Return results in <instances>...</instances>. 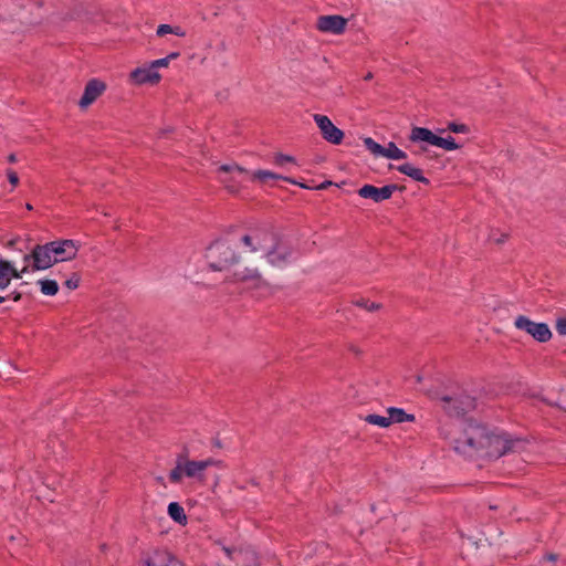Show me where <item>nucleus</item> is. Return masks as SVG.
<instances>
[{"instance_id":"1","label":"nucleus","mask_w":566,"mask_h":566,"mask_svg":"<svg viewBox=\"0 0 566 566\" xmlns=\"http://www.w3.org/2000/svg\"><path fill=\"white\" fill-rule=\"evenodd\" d=\"M527 440L504 431L490 429L474 420L464 423L462 432L454 441V450L465 457L499 459L509 453L522 452Z\"/></svg>"},{"instance_id":"2","label":"nucleus","mask_w":566,"mask_h":566,"mask_svg":"<svg viewBox=\"0 0 566 566\" xmlns=\"http://www.w3.org/2000/svg\"><path fill=\"white\" fill-rule=\"evenodd\" d=\"M239 245L237 234L232 238L217 240L210 244L207 250V260L212 271H227L231 266L239 264L242 256L235 251Z\"/></svg>"},{"instance_id":"3","label":"nucleus","mask_w":566,"mask_h":566,"mask_svg":"<svg viewBox=\"0 0 566 566\" xmlns=\"http://www.w3.org/2000/svg\"><path fill=\"white\" fill-rule=\"evenodd\" d=\"M222 461L213 458L206 460H189L187 452L177 455L176 465L169 472V481L171 483H180L186 476L188 479L196 480L199 483L206 482V470L209 467L220 465Z\"/></svg>"},{"instance_id":"4","label":"nucleus","mask_w":566,"mask_h":566,"mask_svg":"<svg viewBox=\"0 0 566 566\" xmlns=\"http://www.w3.org/2000/svg\"><path fill=\"white\" fill-rule=\"evenodd\" d=\"M276 235L277 234L266 226L249 228L237 233L239 244L245 248V254H251L254 259L262 258Z\"/></svg>"},{"instance_id":"5","label":"nucleus","mask_w":566,"mask_h":566,"mask_svg":"<svg viewBox=\"0 0 566 566\" xmlns=\"http://www.w3.org/2000/svg\"><path fill=\"white\" fill-rule=\"evenodd\" d=\"M221 552L220 566H259L258 556L250 547L221 545Z\"/></svg>"},{"instance_id":"6","label":"nucleus","mask_w":566,"mask_h":566,"mask_svg":"<svg viewBox=\"0 0 566 566\" xmlns=\"http://www.w3.org/2000/svg\"><path fill=\"white\" fill-rule=\"evenodd\" d=\"M292 254V248L276 235L260 260H265L275 268H284L290 263Z\"/></svg>"},{"instance_id":"7","label":"nucleus","mask_w":566,"mask_h":566,"mask_svg":"<svg viewBox=\"0 0 566 566\" xmlns=\"http://www.w3.org/2000/svg\"><path fill=\"white\" fill-rule=\"evenodd\" d=\"M409 140L412 143L426 142L430 145L443 148L444 150H455L460 146L455 143L454 138L449 136L447 138L437 136L430 129L424 127H412L409 135Z\"/></svg>"},{"instance_id":"8","label":"nucleus","mask_w":566,"mask_h":566,"mask_svg":"<svg viewBox=\"0 0 566 566\" xmlns=\"http://www.w3.org/2000/svg\"><path fill=\"white\" fill-rule=\"evenodd\" d=\"M50 245V242L36 244L30 253L24 254L23 261L25 263L31 262L32 271L46 270L55 264V261H53L54 250H52Z\"/></svg>"},{"instance_id":"9","label":"nucleus","mask_w":566,"mask_h":566,"mask_svg":"<svg viewBox=\"0 0 566 566\" xmlns=\"http://www.w3.org/2000/svg\"><path fill=\"white\" fill-rule=\"evenodd\" d=\"M514 326L517 329L526 332L535 340L546 343L552 338V332L546 323H536L524 315L515 318Z\"/></svg>"},{"instance_id":"10","label":"nucleus","mask_w":566,"mask_h":566,"mask_svg":"<svg viewBox=\"0 0 566 566\" xmlns=\"http://www.w3.org/2000/svg\"><path fill=\"white\" fill-rule=\"evenodd\" d=\"M219 171L224 172V174H230L229 177L223 178L221 181L224 185V187L228 189V191L231 193L239 192V190L242 187V184L247 179H250V172L245 168H243L237 164L222 165L219 167Z\"/></svg>"},{"instance_id":"11","label":"nucleus","mask_w":566,"mask_h":566,"mask_svg":"<svg viewBox=\"0 0 566 566\" xmlns=\"http://www.w3.org/2000/svg\"><path fill=\"white\" fill-rule=\"evenodd\" d=\"M441 400L444 410L451 416H461L475 408V399L464 394L457 397L443 396Z\"/></svg>"},{"instance_id":"12","label":"nucleus","mask_w":566,"mask_h":566,"mask_svg":"<svg viewBox=\"0 0 566 566\" xmlns=\"http://www.w3.org/2000/svg\"><path fill=\"white\" fill-rule=\"evenodd\" d=\"M314 122L319 128L322 137L329 144L339 145L344 139V132L336 127L326 115L315 114Z\"/></svg>"},{"instance_id":"13","label":"nucleus","mask_w":566,"mask_h":566,"mask_svg":"<svg viewBox=\"0 0 566 566\" xmlns=\"http://www.w3.org/2000/svg\"><path fill=\"white\" fill-rule=\"evenodd\" d=\"M405 189L403 186L398 185H386L381 188H377L373 185H364L358 189V195L361 198L371 199L374 202H381L391 198L392 193L396 190L402 191Z\"/></svg>"},{"instance_id":"14","label":"nucleus","mask_w":566,"mask_h":566,"mask_svg":"<svg viewBox=\"0 0 566 566\" xmlns=\"http://www.w3.org/2000/svg\"><path fill=\"white\" fill-rule=\"evenodd\" d=\"M55 263L71 261L76 258L78 247L75 241L70 239L55 240L50 242Z\"/></svg>"},{"instance_id":"15","label":"nucleus","mask_w":566,"mask_h":566,"mask_svg":"<svg viewBox=\"0 0 566 566\" xmlns=\"http://www.w3.org/2000/svg\"><path fill=\"white\" fill-rule=\"evenodd\" d=\"M106 91V84L97 78L90 80L84 88V93L78 102V106L82 109L87 108L93 104L104 92Z\"/></svg>"},{"instance_id":"16","label":"nucleus","mask_w":566,"mask_h":566,"mask_svg":"<svg viewBox=\"0 0 566 566\" xmlns=\"http://www.w3.org/2000/svg\"><path fill=\"white\" fill-rule=\"evenodd\" d=\"M347 25V19L342 15H321L316 27L319 31L333 34H342Z\"/></svg>"},{"instance_id":"17","label":"nucleus","mask_w":566,"mask_h":566,"mask_svg":"<svg viewBox=\"0 0 566 566\" xmlns=\"http://www.w3.org/2000/svg\"><path fill=\"white\" fill-rule=\"evenodd\" d=\"M129 80L132 83L137 85L143 84H158L161 80V75L154 71V69H150V65L148 67H137L129 73Z\"/></svg>"},{"instance_id":"18","label":"nucleus","mask_w":566,"mask_h":566,"mask_svg":"<svg viewBox=\"0 0 566 566\" xmlns=\"http://www.w3.org/2000/svg\"><path fill=\"white\" fill-rule=\"evenodd\" d=\"M146 566H185L171 553L167 551H155L145 559Z\"/></svg>"},{"instance_id":"19","label":"nucleus","mask_w":566,"mask_h":566,"mask_svg":"<svg viewBox=\"0 0 566 566\" xmlns=\"http://www.w3.org/2000/svg\"><path fill=\"white\" fill-rule=\"evenodd\" d=\"M261 279L262 275L255 262L251 265L237 269L231 277V280L235 282H259Z\"/></svg>"},{"instance_id":"20","label":"nucleus","mask_w":566,"mask_h":566,"mask_svg":"<svg viewBox=\"0 0 566 566\" xmlns=\"http://www.w3.org/2000/svg\"><path fill=\"white\" fill-rule=\"evenodd\" d=\"M397 170L423 185L430 184L429 179L423 176L422 170L420 168L412 166L409 163L397 166Z\"/></svg>"},{"instance_id":"21","label":"nucleus","mask_w":566,"mask_h":566,"mask_svg":"<svg viewBox=\"0 0 566 566\" xmlns=\"http://www.w3.org/2000/svg\"><path fill=\"white\" fill-rule=\"evenodd\" d=\"M250 179L252 181H259L264 185L268 184L270 180H279V179H283L291 184H297L295 180H293L289 177H282V176L274 174L272 171H269V170H258L253 174H250Z\"/></svg>"},{"instance_id":"22","label":"nucleus","mask_w":566,"mask_h":566,"mask_svg":"<svg viewBox=\"0 0 566 566\" xmlns=\"http://www.w3.org/2000/svg\"><path fill=\"white\" fill-rule=\"evenodd\" d=\"M387 413H388V419L390 421V426L392 423H401V422L415 420L413 415H409V413L405 412L403 409H400V408L390 407L387 409Z\"/></svg>"},{"instance_id":"23","label":"nucleus","mask_w":566,"mask_h":566,"mask_svg":"<svg viewBox=\"0 0 566 566\" xmlns=\"http://www.w3.org/2000/svg\"><path fill=\"white\" fill-rule=\"evenodd\" d=\"M168 514L178 524H180V525L187 524V515L185 513L184 507L179 503L171 502L168 505Z\"/></svg>"},{"instance_id":"24","label":"nucleus","mask_w":566,"mask_h":566,"mask_svg":"<svg viewBox=\"0 0 566 566\" xmlns=\"http://www.w3.org/2000/svg\"><path fill=\"white\" fill-rule=\"evenodd\" d=\"M382 157L398 160L405 159L407 157V154L400 148H398L395 143L390 142L388 146L384 148Z\"/></svg>"},{"instance_id":"25","label":"nucleus","mask_w":566,"mask_h":566,"mask_svg":"<svg viewBox=\"0 0 566 566\" xmlns=\"http://www.w3.org/2000/svg\"><path fill=\"white\" fill-rule=\"evenodd\" d=\"M156 34L158 36H164L166 34H175L177 36L184 38L186 36V31L179 25L172 27L169 24H160L157 28Z\"/></svg>"},{"instance_id":"26","label":"nucleus","mask_w":566,"mask_h":566,"mask_svg":"<svg viewBox=\"0 0 566 566\" xmlns=\"http://www.w3.org/2000/svg\"><path fill=\"white\" fill-rule=\"evenodd\" d=\"M39 284L44 295L53 296L59 292V285L54 280H40Z\"/></svg>"},{"instance_id":"27","label":"nucleus","mask_w":566,"mask_h":566,"mask_svg":"<svg viewBox=\"0 0 566 566\" xmlns=\"http://www.w3.org/2000/svg\"><path fill=\"white\" fill-rule=\"evenodd\" d=\"M365 421L370 424L378 426L381 428H388L390 426L388 416H379V415L371 413V415H367L365 417Z\"/></svg>"},{"instance_id":"28","label":"nucleus","mask_w":566,"mask_h":566,"mask_svg":"<svg viewBox=\"0 0 566 566\" xmlns=\"http://www.w3.org/2000/svg\"><path fill=\"white\" fill-rule=\"evenodd\" d=\"M180 55L179 52H171L166 57L155 60L150 63V69H154V71L158 67H167L169 65V62L171 60L178 59Z\"/></svg>"},{"instance_id":"29","label":"nucleus","mask_w":566,"mask_h":566,"mask_svg":"<svg viewBox=\"0 0 566 566\" xmlns=\"http://www.w3.org/2000/svg\"><path fill=\"white\" fill-rule=\"evenodd\" d=\"M9 261L0 259V290L6 289L10 284V277H8Z\"/></svg>"},{"instance_id":"30","label":"nucleus","mask_w":566,"mask_h":566,"mask_svg":"<svg viewBox=\"0 0 566 566\" xmlns=\"http://www.w3.org/2000/svg\"><path fill=\"white\" fill-rule=\"evenodd\" d=\"M364 145L371 154L382 156L385 147L376 143L371 137L364 138Z\"/></svg>"},{"instance_id":"31","label":"nucleus","mask_w":566,"mask_h":566,"mask_svg":"<svg viewBox=\"0 0 566 566\" xmlns=\"http://www.w3.org/2000/svg\"><path fill=\"white\" fill-rule=\"evenodd\" d=\"M29 271V263L21 270L18 271L10 262H9V269H8V277H10V281L12 279H21L23 273H27Z\"/></svg>"},{"instance_id":"32","label":"nucleus","mask_w":566,"mask_h":566,"mask_svg":"<svg viewBox=\"0 0 566 566\" xmlns=\"http://www.w3.org/2000/svg\"><path fill=\"white\" fill-rule=\"evenodd\" d=\"M357 306L365 308L368 312L378 311L381 305L378 303L369 302L368 300H360L355 303Z\"/></svg>"},{"instance_id":"33","label":"nucleus","mask_w":566,"mask_h":566,"mask_svg":"<svg viewBox=\"0 0 566 566\" xmlns=\"http://www.w3.org/2000/svg\"><path fill=\"white\" fill-rule=\"evenodd\" d=\"M447 129L455 134H468L470 130L465 124H458L453 122L448 124Z\"/></svg>"},{"instance_id":"34","label":"nucleus","mask_w":566,"mask_h":566,"mask_svg":"<svg viewBox=\"0 0 566 566\" xmlns=\"http://www.w3.org/2000/svg\"><path fill=\"white\" fill-rule=\"evenodd\" d=\"M80 281H81V276L78 273L74 272L72 273V275L70 276V279H67L64 283V285L70 289V290H75L80 285Z\"/></svg>"},{"instance_id":"35","label":"nucleus","mask_w":566,"mask_h":566,"mask_svg":"<svg viewBox=\"0 0 566 566\" xmlns=\"http://www.w3.org/2000/svg\"><path fill=\"white\" fill-rule=\"evenodd\" d=\"M274 163L279 166H282L285 163H295V158L284 154H276L274 157Z\"/></svg>"},{"instance_id":"36","label":"nucleus","mask_w":566,"mask_h":566,"mask_svg":"<svg viewBox=\"0 0 566 566\" xmlns=\"http://www.w3.org/2000/svg\"><path fill=\"white\" fill-rule=\"evenodd\" d=\"M555 328L559 335H566V317L558 318Z\"/></svg>"},{"instance_id":"37","label":"nucleus","mask_w":566,"mask_h":566,"mask_svg":"<svg viewBox=\"0 0 566 566\" xmlns=\"http://www.w3.org/2000/svg\"><path fill=\"white\" fill-rule=\"evenodd\" d=\"M7 177H8V180L9 182L13 186V187H17L18 184H19V176L18 174L12 170V169H8L7 170Z\"/></svg>"},{"instance_id":"38","label":"nucleus","mask_w":566,"mask_h":566,"mask_svg":"<svg viewBox=\"0 0 566 566\" xmlns=\"http://www.w3.org/2000/svg\"><path fill=\"white\" fill-rule=\"evenodd\" d=\"M544 558L548 562L555 563L557 560L558 556L556 554L551 553V554L545 555Z\"/></svg>"},{"instance_id":"39","label":"nucleus","mask_w":566,"mask_h":566,"mask_svg":"<svg viewBox=\"0 0 566 566\" xmlns=\"http://www.w3.org/2000/svg\"><path fill=\"white\" fill-rule=\"evenodd\" d=\"M11 296H12V300H13L14 302H18V301L21 298V294H20V293H18V292H13V293H11L10 295H8V296H7V298H8V297H11Z\"/></svg>"},{"instance_id":"40","label":"nucleus","mask_w":566,"mask_h":566,"mask_svg":"<svg viewBox=\"0 0 566 566\" xmlns=\"http://www.w3.org/2000/svg\"><path fill=\"white\" fill-rule=\"evenodd\" d=\"M331 184V181L322 182L319 186L316 187V189H326Z\"/></svg>"},{"instance_id":"41","label":"nucleus","mask_w":566,"mask_h":566,"mask_svg":"<svg viewBox=\"0 0 566 566\" xmlns=\"http://www.w3.org/2000/svg\"><path fill=\"white\" fill-rule=\"evenodd\" d=\"M8 161H9V163H12V164H13V163H15V161H17V156H15L14 154H10V155L8 156Z\"/></svg>"},{"instance_id":"42","label":"nucleus","mask_w":566,"mask_h":566,"mask_svg":"<svg viewBox=\"0 0 566 566\" xmlns=\"http://www.w3.org/2000/svg\"><path fill=\"white\" fill-rule=\"evenodd\" d=\"M28 25H33V24H36L40 22V20H28V21H24Z\"/></svg>"},{"instance_id":"43","label":"nucleus","mask_w":566,"mask_h":566,"mask_svg":"<svg viewBox=\"0 0 566 566\" xmlns=\"http://www.w3.org/2000/svg\"><path fill=\"white\" fill-rule=\"evenodd\" d=\"M373 77H374L373 73H371V72H368V73L364 76V80H365V81H370Z\"/></svg>"},{"instance_id":"44","label":"nucleus","mask_w":566,"mask_h":566,"mask_svg":"<svg viewBox=\"0 0 566 566\" xmlns=\"http://www.w3.org/2000/svg\"><path fill=\"white\" fill-rule=\"evenodd\" d=\"M71 18H84V13L82 11H78L75 13V15H72Z\"/></svg>"},{"instance_id":"45","label":"nucleus","mask_w":566,"mask_h":566,"mask_svg":"<svg viewBox=\"0 0 566 566\" xmlns=\"http://www.w3.org/2000/svg\"><path fill=\"white\" fill-rule=\"evenodd\" d=\"M25 208H27L28 210H32V209H33L32 205H30V203H27V205H25Z\"/></svg>"},{"instance_id":"46","label":"nucleus","mask_w":566,"mask_h":566,"mask_svg":"<svg viewBox=\"0 0 566 566\" xmlns=\"http://www.w3.org/2000/svg\"><path fill=\"white\" fill-rule=\"evenodd\" d=\"M7 300L6 296H0V303H3Z\"/></svg>"},{"instance_id":"47","label":"nucleus","mask_w":566,"mask_h":566,"mask_svg":"<svg viewBox=\"0 0 566 566\" xmlns=\"http://www.w3.org/2000/svg\"><path fill=\"white\" fill-rule=\"evenodd\" d=\"M302 188H308L306 185L304 184H298Z\"/></svg>"},{"instance_id":"48","label":"nucleus","mask_w":566,"mask_h":566,"mask_svg":"<svg viewBox=\"0 0 566 566\" xmlns=\"http://www.w3.org/2000/svg\"><path fill=\"white\" fill-rule=\"evenodd\" d=\"M13 243H14V241H13V240H11V241L9 242V245L11 247V245H13Z\"/></svg>"}]
</instances>
